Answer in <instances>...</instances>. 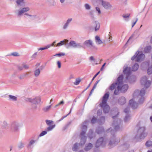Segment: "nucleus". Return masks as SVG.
<instances>
[{
	"label": "nucleus",
	"mask_w": 152,
	"mask_h": 152,
	"mask_svg": "<svg viewBox=\"0 0 152 152\" xmlns=\"http://www.w3.org/2000/svg\"><path fill=\"white\" fill-rule=\"evenodd\" d=\"M109 97V94L107 93L105 94L103 97L102 103L100 104V106L103 107L105 113H108L110 109L109 106L107 104V101Z\"/></svg>",
	"instance_id": "f257e3e1"
},
{
	"label": "nucleus",
	"mask_w": 152,
	"mask_h": 152,
	"mask_svg": "<svg viewBox=\"0 0 152 152\" xmlns=\"http://www.w3.org/2000/svg\"><path fill=\"white\" fill-rule=\"evenodd\" d=\"M123 76L120 75L117 79L118 86L114 91V94L118 95L119 93V91L120 90V85L122 84V80L123 79Z\"/></svg>",
	"instance_id": "f03ea898"
},
{
	"label": "nucleus",
	"mask_w": 152,
	"mask_h": 152,
	"mask_svg": "<svg viewBox=\"0 0 152 152\" xmlns=\"http://www.w3.org/2000/svg\"><path fill=\"white\" fill-rule=\"evenodd\" d=\"M26 101L31 102V106L33 109L36 108L38 104V98L37 97H36L33 99L31 98H27L26 99Z\"/></svg>",
	"instance_id": "7ed1b4c3"
},
{
	"label": "nucleus",
	"mask_w": 152,
	"mask_h": 152,
	"mask_svg": "<svg viewBox=\"0 0 152 152\" xmlns=\"http://www.w3.org/2000/svg\"><path fill=\"white\" fill-rule=\"evenodd\" d=\"M86 129L87 126H86L84 125L83 126L82 129H84V130H83L80 134L81 141L80 145L81 146L84 145L86 142V137L84 136V134L85 133V130H86Z\"/></svg>",
	"instance_id": "20e7f679"
},
{
	"label": "nucleus",
	"mask_w": 152,
	"mask_h": 152,
	"mask_svg": "<svg viewBox=\"0 0 152 152\" xmlns=\"http://www.w3.org/2000/svg\"><path fill=\"white\" fill-rule=\"evenodd\" d=\"M29 10L30 8L28 7L21 8L16 11V14L18 17H20L25 12L29 11Z\"/></svg>",
	"instance_id": "39448f33"
},
{
	"label": "nucleus",
	"mask_w": 152,
	"mask_h": 152,
	"mask_svg": "<svg viewBox=\"0 0 152 152\" xmlns=\"http://www.w3.org/2000/svg\"><path fill=\"white\" fill-rule=\"evenodd\" d=\"M19 126V123L15 121L12 122L11 124L10 130L12 132H16L18 130Z\"/></svg>",
	"instance_id": "423d86ee"
},
{
	"label": "nucleus",
	"mask_w": 152,
	"mask_h": 152,
	"mask_svg": "<svg viewBox=\"0 0 152 152\" xmlns=\"http://www.w3.org/2000/svg\"><path fill=\"white\" fill-rule=\"evenodd\" d=\"M141 84L143 85L144 87L148 88L149 87L150 85V81L147 80L146 77H143L141 79Z\"/></svg>",
	"instance_id": "0eeeda50"
},
{
	"label": "nucleus",
	"mask_w": 152,
	"mask_h": 152,
	"mask_svg": "<svg viewBox=\"0 0 152 152\" xmlns=\"http://www.w3.org/2000/svg\"><path fill=\"white\" fill-rule=\"evenodd\" d=\"M137 61L138 62H141L145 58V55L143 53H140V52L137 51L136 52Z\"/></svg>",
	"instance_id": "6e6552de"
},
{
	"label": "nucleus",
	"mask_w": 152,
	"mask_h": 152,
	"mask_svg": "<svg viewBox=\"0 0 152 152\" xmlns=\"http://www.w3.org/2000/svg\"><path fill=\"white\" fill-rule=\"evenodd\" d=\"M123 71L124 74L126 75V80H127L128 78V76L130 74V68L128 67L127 65H125L123 68Z\"/></svg>",
	"instance_id": "1a4fd4ad"
},
{
	"label": "nucleus",
	"mask_w": 152,
	"mask_h": 152,
	"mask_svg": "<svg viewBox=\"0 0 152 152\" xmlns=\"http://www.w3.org/2000/svg\"><path fill=\"white\" fill-rule=\"evenodd\" d=\"M145 93V90L144 88L142 89L140 91V95L138 96L139 98H141L139 101L140 103H142L144 102V98L143 97H142V96L144 95Z\"/></svg>",
	"instance_id": "9d476101"
},
{
	"label": "nucleus",
	"mask_w": 152,
	"mask_h": 152,
	"mask_svg": "<svg viewBox=\"0 0 152 152\" xmlns=\"http://www.w3.org/2000/svg\"><path fill=\"white\" fill-rule=\"evenodd\" d=\"M102 4L104 8L107 9H110L112 7V5L109 2L105 1L102 0Z\"/></svg>",
	"instance_id": "9b49d317"
},
{
	"label": "nucleus",
	"mask_w": 152,
	"mask_h": 152,
	"mask_svg": "<svg viewBox=\"0 0 152 152\" xmlns=\"http://www.w3.org/2000/svg\"><path fill=\"white\" fill-rule=\"evenodd\" d=\"M145 128L144 127H140L138 130V132L141 133V137H146L147 134L145 132Z\"/></svg>",
	"instance_id": "f8f14e48"
},
{
	"label": "nucleus",
	"mask_w": 152,
	"mask_h": 152,
	"mask_svg": "<svg viewBox=\"0 0 152 152\" xmlns=\"http://www.w3.org/2000/svg\"><path fill=\"white\" fill-rule=\"evenodd\" d=\"M135 98L134 97L133 99L130 100L129 102V105L131 106L133 109H135L137 107V104L135 102Z\"/></svg>",
	"instance_id": "ddd939ff"
},
{
	"label": "nucleus",
	"mask_w": 152,
	"mask_h": 152,
	"mask_svg": "<svg viewBox=\"0 0 152 152\" xmlns=\"http://www.w3.org/2000/svg\"><path fill=\"white\" fill-rule=\"evenodd\" d=\"M68 42L69 40L68 39H64L57 43L56 45V47H59L63 45H66Z\"/></svg>",
	"instance_id": "4468645a"
},
{
	"label": "nucleus",
	"mask_w": 152,
	"mask_h": 152,
	"mask_svg": "<svg viewBox=\"0 0 152 152\" xmlns=\"http://www.w3.org/2000/svg\"><path fill=\"white\" fill-rule=\"evenodd\" d=\"M124 78H123V79L122 80V84L120 85V90L122 92H125L126 91L128 88V86L127 84H125L123 85V83Z\"/></svg>",
	"instance_id": "2eb2a0df"
},
{
	"label": "nucleus",
	"mask_w": 152,
	"mask_h": 152,
	"mask_svg": "<svg viewBox=\"0 0 152 152\" xmlns=\"http://www.w3.org/2000/svg\"><path fill=\"white\" fill-rule=\"evenodd\" d=\"M83 44L88 47H91L93 46L92 41L91 40H87L83 43Z\"/></svg>",
	"instance_id": "dca6fc26"
},
{
	"label": "nucleus",
	"mask_w": 152,
	"mask_h": 152,
	"mask_svg": "<svg viewBox=\"0 0 152 152\" xmlns=\"http://www.w3.org/2000/svg\"><path fill=\"white\" fill-rule=\"evenodd\" d=\"M36 141L32 139L29 140L28 143L27 145V148L29 149L32 148L34 146V144L36 142Z\"/></svg>",
	"instance_id": "f3484780"
},
{
	"label": "nucleus",
	"mask_w": 152,
	"mask_h": 152,
	"mask_svg": "<svg viewBox=\"0 0 152 152\" xmlns=\"http://www.w3.org/2000/svg\"><path fill=\"white\" fill-rule=\"evenodd\" d=\"M103 139L102 137L100 138L97 141L96 146V147H98L101 145H103V144L104 142L103 141Z\"/></svg>",
	"instance_id": "a211bd4d"
},
{
	"label": "nucleus",
	"mask_w": 152,
	"mask_h": 152,
	"mask_svg": "<svg viewBox=\"0 0 152 152\" xmlns=\"http://www.w3.org/2000/svg\"><path fill=\"white\" fill-rule=\"evenodd\" d=\"M79 46V45L73 41H71L68 44V46H71L74 48H76Z\"/></svg>",
	"instance_id": "6ab92c4d"
},
{
	"label": "nucleus",
	"mask_w": 152,
	"mask_h": 152,
	"mask_svg": "<svg viewBox=\"0 0 152 152\" xmlns=\"http://www.w3.org/2000/svg\"><path fill=\"white\" fill-rule=\"evenodd\" d=\"M25 0H16L15 2L18 6H24L25 2Z\"/></svg>",
	"instance_id": "aec40b11"
},
{
	"label": "nucleus",
	"mask_w": 152,
	"mask_h": 152,
	"mask_svg": "<svg viewBox=\"0 0 152 152\" xmlns=\"http://www.w3.org/2000/svg\"><path fill=\"white\" fill-rule=\"evenodd\" d=\"M95 41L97 45L101 44L103 43L102 40L100 39V37L97 35L95 36Z\"/></svg>",
	"instance_id": "412c9836"
},
{
	"label": "nucleus",
	"mask_w": 152,
	"mask_h": 152,
	"mask_svg": "<svg viewBox=\"0 0 152 152\" xmlns=\"http://www.w3.org/2000/svg\"><path fill=\"white\" fill-rule=\"evenodd\" d=\"M45 2L50 6H54L55 1V0H45Z\"/></svg>",
	"instance_id": "4be33fe9"
},
{
	"label": "nucleus",
	"mask_w": 152,
	"mask_h": 152,
	"mask_svg": "<svg viewBox=\"0 0 152 152\" xmlns=\"http://www.w3.org/2000/svg\"><path fill=\"white\" fill-rule=\"evenodd\" d=\"M94 24L95 28V30L96 31H97L99 28L100 24L99 22L97 21H95Z\"/></svg>",
	"instance_id": "5701e85b"
},
{
	"label": "nucleus",
	"mask_w": 152,
	"mask_h": 152,
	"mask_svg": "<svg viewBox=\"0 0 152 152\" xmlns=\"http://www.w3.org/2000/svg\"><path fill=\"white\" fill-rule=\"evenodd\" d=\"M118 86L117 80L116 82L112 84L109 87V89L113 91L115 89L116 86Z\"/></svg>",
	"instance_id": "b1692460"
},
{
	"label": "nucleus",
	"mask_w": 152,
	"mask_h": 152,
	"mask_svg": "<svg viewBox=\"0 0 152 152\" xmlns=\"http://www.w3.org/2000/svg\"><path fill=\"white\" fill-rule=\"evenodd\" d=\"M118 101L120 104H123L126 102V99L125 97H122L119 99Z\"/></svg>",
	"instance_id": "393cba45"
},
{
	"label": "nucleus",
	"mask_w": 152,
	"mask_h": 152,
	"mask_svg": "<svg viewBox=\"0 0 152 152\" xmlns=\"http://www.w3.org/2000/svg\"><path fill=\"white\" fill-rule=\"evenodd\" d=\"M152 49L151 46H148L146 47L144 50V52L145 53H149Z\"/></svg>",
	"instance_id": "a878e982"
},
{
	"label": "nucleus",
	"mask_w": 152,
	"mask_h": 152,
	"mask_svg": "<svg viewBox=\"0 0 152 152\" xmlns=\"http://www.w3.org/2000/svg\"><path fill=\"white\" fill-rule=\"evenodd\" d=\"M9 100L12 101H17V98L15 96L10 95L9 96Z\"/></svg>",
	"instance_id": "bb28decb"
},
{
	"label": "nucleus",
	"mask_w": 152,
	"mask_h": 152,
	"mask_svg": "<svg viewBox=\"0 0 152 152\" xmlns=\"http://www.w3.org/2000/svg\"><path fill=\"white\" fill-rule=\"evenodd\" d=\"M51 105H50L49 106H46V107H44L43 108L42 110L44 112H48V111H49V110L51 108Z\"/></svg>",
	"instance_id": "cd10ccee"
},
{
	"label": "nucleus",
	"mask_w": 152,
	"mask_h": 152,
	"mask_svg": "<svg viewBox=\"0 0 152 152\" xmlns=\"http://www.w3.org/2000/svg\"><path fill=\"white\" fill-rule=\"evenodd\" d=\"M139 68V65L137 63H135L132 67V71H137Z\"/></svg>",
	"instance_id": "c85d7f7f"
},
{
	"label": "nucleus",
	"mask_w": 152,
	"mask_h": 152,
	"mask_svg": "<svg viewBox=\"0 0 152 152\" xmlns=\"http://www.w3.org/2000/svg\"><path fill=\"white\" fill-rule=\"evenodd\" d=\"M92 147V144L90 143H89L86 146L85 150L86 151H88L91 149Z\"/></svg>",
	"instance_id": "c756f323"
},
{
	"label": "nucleus",
	"mask_w": 152,
	"mask_h": 152,
	"mask_svg": "<svg viewBox=\"0 0 152 152\" xmlns=\"http://www.w3.org/2000/svg\"><path fill=\"white\" fill-rule=\"evenodd\" d=\"M7 123L5 121H4L3 123V124L1 126V128L3 129H6L7 126Z\"/></svg>",
	"instance_id": "7c9ffc66"
},
{
	"label": "nucleus",
	"mask_w": 152,
	"mask_h": 152,
	"mask_svg": "<svg viewBox=\"0 0 152 152\" xmlns=\"http://www.w3.org/2000/svg\"><path fill=\"white\" fill-rule=\"evenodd\" d=\"M24 143L21 142H20L18 145V147L19 149H21L23 148L24 146Z\"/></svg>",
	"instance_id": "2f4dec72"
},
{
	"label": "nucleus",
	"mask_w": 152,
	"mask_h": 152,
	"mask_svg": "<svg viewBox=\"0 0 152 152\" xmlns=\"http://www.w3.org/2000/svg\"><path fill=\"white\" fill-rule=\"evenodd\" d=\"M56 126L55 124L53 125H50L47 129H46V130L48 131H49L52 130Z\"/></svg>",
	"instance_id": "473e14b6"
},
{
	"label": "nucleus",
	"mask_w": 152,
	"mask_h": 152,
	"mask_svg": "<svg viewBox=\"0 0 152 152\" xmlns=\"http://www.w3.org/2000/svg\"><path fill=\"white\" fill-rule=\"evenodd\" d=\"M26 74H21L18 76V77L20 80L23 79L24 77L26 76Z\"/></svg>",
	"instance_id": "72a5a7b5"
},
{
	"label": "nucleus",
	"mask_w": 152,
	"mask_h": 152,
	"mask_svg": "<svg viewBox=\"0 0 152 152\" xmlns=\"http://www.w3.org/2000/svg\"><path fill=\"white\" fill-rule=\"evenodd\" d=\"M146 146L147 147H150L152 145V142L151 141H147L145 143Z\"/></svg>",
	"instance_id": "f704fd0d"
},
{
	"label": "nucleus",
	"mask_w": 152,
	"mask_h": 152,
	"mask_svg": "<svg viewBox=\"0 0 152 152\" xmlns=\"http://www.w3.org/2000/svg\"><path fill=\"white\" fill-rule=\"evenodd\" d=\"M81 79L80 78L76 79L74 83V84L75 85H77L81 81Z\"/></svg>",
	"instance_id": "c9c22d12"
},
{
	"label": "nucleus",
	"mask_w": 152,
	"mask_h": 152,
	"mask_svg": "<svg viewBox=\"0 0 152 152\" xmlns=\"http://www.w3.org/2000/svg\"><path fill=\"white\" fill-rule=\"evenodd\" d=\"M45 122L49 126L50 125L52 124L53 123V121L48 120H46Z\"/></svg>",
	"instance_id": "e433bc0d"
},
{
	"label": "nucleus",
	"mask_w": 152,
	"mask_h": 152,
	"mask_svg": "<svg viewBox=\"0 0 152 152\" xmlns=\"http://www.w3.org/2000/svg\"><path fill=\"white\" fill-rule=\"evenodd\" d=\"M100 80H98L97 81V82L95 83L94 84V86L93 87V88L91 90V92H93V91H94V89L95 88H96V86L97 84L99 82Z\"/></svg>",
	"instance_id": "4c0bfd02"
},
{
	"label": "nucleus",
	"mask_w": 152,
	"mask_h": 152,
	"mask_svg": "<svg viewBox=\"0 0 152 152\" xmlns=\"http://www.w3.org/2000/svg\"><path fill=\"white\" fill-rule=\"evenodd\" d=\"M11 55L14 56H19L20 55L17 52H14L11 53Z\"/></svg>",
	"instance_id": "58836bf2"
},
{
	"label": "nucleus",
	"mask_w": 152,
	"mask_h": 152,
	"mask_svg": "<svg viewBox=\"0 0 152 152\" xmlns=\"http://www.w3.org/2000/svg\"><path fill=\"white\" fill-rule=\"evenodd\" d=\"M23 67L24 68V69H28L29 68V65L28 64H25L23 63Z\"/></svg>",
	"instance_id": "ea45409f"
},
{
	"label": "nucleus",
	"mask_w": 152,
	"mask_h": 152,
	"mask_svg": "<svg viewBox=\"0 0 152 152\" xmlns=\"http://www.w3.org/2000/svg\"><path fill=\"white\" fill-rule=\"evenodd\" d=\"M147 73L149 75L151 74L152 73V67H151L149 68L147 70Z\"/></svg>",
	"instance_id": "a19ab883"
},
{
	"label": "nucleus",
	"mask_w": 152,
	"mask_h": 152,
	"mask_svg": "<svg viewBox=\"0 0 152 152\" xmlns=\"http://www.w3.org/2000/svg\"><path fill=\"white\" fill-rule=\"evenodd\" d=\"M23 66V64L20 65H19L18 66V69L20 71H21V70H23L24 69V68Z\"/></svg>",
	"instance_id": "79ce46f5"
},
{
	"label": "nucleus",
	"mask_w": 152,
	"mask_h": 152,
	"mask_svg": "<svg viewBox=\"0 0 152 152\" xmlns=\"http://www.w3.org/2000/svg\"><path fill=\"white\" fill-rule=\"evenodd\" d=\"M30 17H31L30 19L31 20H34L37 17V15H30Z\"/></svg>",
	"instance_id": "37998d69"
},
{
	"label": "nucleus",
	"mask_w": 152,
	"mask_h": 152,
	"mask_svg": "<svg viewBox=\"0 0 152 152\" xmlns=\"http://www.w3.org/2000/svg\"><path fill=\"white\" fill-rule=\"evenodd\" d=\"M78 146L77 144H75L72 148V149L74 151H76L77 148Z\"/></svg>",
	"instance_id": "c03bdc74"
},
{
	"label": "nucleus",
	"mask_w": 152,
	"mask_h": 152,
	"mask_svg": "<svg viewBox=\"0 0 152 152\" xmlns=\"http://www.w3.org/2000/svg\"><path fill=\"white\" fill-rule=\"evenodd\" d=\"M69 25L65 23L62 27L63 30L66 29L68 28Z\"/></svg>",
	"instance_id": "a18cd8bd"
},
{
	"label": "nucleus",
	"mask_w": 152,
	"mask_h": 152,
	"mask_svg": "<svg viewBox=\"0 0 152 152\" xmlns=\"http://www.w3.org/2000/svg\"><path fill=\"white\" fill-rule=\"evenodd\" d=\"M65 55V53H61L58 54H56L54 55V56H58L59 57H60L61 56H64Z\"/></svg>",
	"instance_id": "49530a36"
},
{
	"label": "nucleus",
	"mask_w": 152,
	"mask_h": 152,
	"mask_svg": "<svg viewBox=\"0 0 152 152\" xmlns=\"http://www.w3.org/2000/svg\"><path fill=\"white\" fill-rule=\"evenodd\" d=\"M85 7L87 10H89L91 9V6L88 4H86L85 5Z\"/></svg>",
	"instance_id": "de8ad7c7"
},
{
	"label": "nucleus",
	"mask_w": 152,
	"mask_h": 152,
	"mask_svg": "<svg viewBox=\"0 0 152 152\" xmlns=\"http://www.w3.org/2000/svg\"><path fill=\"white\" fill-rule=\"evenodd\" d=\"M57 64L58 68L59 69L61 67V62L59 61H57Z\"/></svg>",
	"instance_id": "09e8293b"
},
{
	"label": "nucleus",
	"mask_w": 152,
	"mask_h": 152,
	"mask_svg": "<svg viewBox=\"0 0 152 152\" xmlns=\"http://www.w3.org/2000/svg\"><path fill=\"white\" fill-rule=\"evenodd\" d=\"M72 18H69L67 19L66 23L69 25V23L72 21Z\"/></svg>",
	"instance_id": "8fccbe9b"
},
{
	"label": "nucleus",
	"mask_w": 152,
	"mask_h": 152,
	"mask_svg": "<svg viewBox=\"0 0 152 152\" xmlns=\"http://www.w3.org/2000/svg\"><path fill=\"white\" fill-rule=\"evenodd\" d=\"M96 11L98 12V15H99L101 13V11L100 9L99 8L96 7Z\"/></svg>",
	"instance_id": "3c124183"
},
{
	"label": "nucleus",
	"mask_w": 152,
	"mask_h": 152,
	"mask_svg": "<svg viewBox=\"0 0 152 152\" xmlns=\"http://www.w3.org/2000/svg\"><path fill=\"white\" fill-rule=\"evenodd\" d=\"M47 133V132L46 131H43L40 134L39 136L40 137H42L45 135Z\"/></svg>",
	"instance_id": "603ef678"
},
{
	"label": "nucleus",
	"mask_w": 152,
	"mask_h": 152,
	"mask_svg": "<svg viewBox=\"0 0 152 152\" xmlns=\"http://www.w3.org/2000/svg\"><path fill=\"white\" fill-rule=\"evenodd\" d=\"M96 118L95 117H94L91 120V122L93 124L96 121Z\"/></svg>",
	"instance_id": "864d4df0"
},
{
	"label": "nucleus",
	"mask_w": 152,
	"mask_h": 152,
	"mask_svg": "<svg viewBox=\"0 0 152 152\" xmlns=\"http://www.w3.org/2000/svg\"><path fill=\"white\" fill-rule=\"evenodd\" d=\"M43 103V102L42 101L40 97H39V104H42Z\"/></svg>",
	"instance_id": "5fc2aeb1"
},
{
	"label": "nucleus",
	"mask_w": 152,
	"mask_h": 152,
	"mask_svg": "<svg viewBox=\"0 0 152 152\" xmlns=\"http://www.w3.org/2000/svg\"><path fill=\"white\" fill-rule=\"evenodd\" d=\"M102 113V111L101 110H99L97 112V114L98 115H101Z\"/></svg>",
	"instance_id": "6e6d98bb"
},
{
	"label": "nucleus",
	"mask_w": 152,
	"mask_h": 152,
	"mask_svg": "<svg viewBox=\"0 0 152 152\" xmlns=\"http://www.w3.org/2000/svg\"><path fill=\"white\" fill-rule=\"evenodd\" d=\"M37 52L34 53L33 54V55L31 57L33 58H35L37 56Z\"/></svg>",
	"instance_id": "4d7b16f0"
},
{
	"label": "nucleus",
	"mask_w": 152,
	"mask_h": 152,
	"mask_svg": "<svg viewBox=\"0 0 152 152\" xmlns=\"http://www.w3.org/2000/svg\"><path fill=\"white\" fill-rule=\"evenodd\" d=\"M130 118V116L129 115H126L125 118V121H127Z\"/></svg>",
	"instance_id": "13d9d810"
},
{
	"label": "nucleus",
	"mask_w": 152,
	"mask_h": 152,
	"mask_svg": "<svg viewBox=\"0 0 152 152\" xmlns=\"http://www.w3.org/2000/svg\"><path fill=\"white\" fill-rule=\"evenodd\" d=\"M129 15H130L129 14H126V15H123V17L124 18H127L129 17Z\"/></svg>",
	"instance_id": "bf43d9fd"
},
{
	"label": "nucleus",
	"mask_w": 152,
	"mask_h": 152,
	"mask_svg": "<svg viewBox=\"0 0 152 152\" xmlns=\"http://www.w3.org/2000/svg\"><path fill=\"white\" fill-rule=\"evenodd\" d=\"M100 72H98L93 77V78L92 80V82L94 80V79L95 78L99 75Z\"/></svg>",
	"instance_id": "052dcab7"
},
{
	"label": "nucleus",
	"mask_w": 152,
	"mask_h": 152,
	"mask_svg": "<svg viewBox=\"0 0 152 152\" xmlns=\"http://www.w3.org/2000/svg\"><path fill=\"white\" fill-rule=\"evenodd\" d=\"M34 75L36 76H38V69H36L35 71Z\"/></svg>",
	"instance_id": "680f3d73"
},
{
	"label": "nucleus",
	"mask_w": 152,
	"mask_h": 152,
	"mask_svg": "<svg viewBox=\"0 0 152 152\" xmlns=\"http://www.w3.org/2000/svg\"><path fill=\"white\" fill-rule=\"evenodd\" d=\"M106 63H105L102 66V67L101 68V69H100V70L101 71H102L104 69V66H105V64H106Z\"/></svg>",
	"instance_id": "e2e57ef3"
},
{
	"label": "nucleus",
	"mask_w": 152,
	"mask_h": 152,
	"mask_svg": "<svg viewBox=\"0 0 152 152\" xmlns=\"http://www.w3.org/2000/svg\"><path fill=\"white\" fill-rule=\"evenodd\" d=\"M56 41H54L53 43H52V44L51 45V46H55V45L56 46Z\"/></svg>",
	"instance_id": "0e129e2a"
},
{
	"label": "nucleus",
	"mask_w": 152,
	"mask_h": 152,
	"mask_svg": "<svg viewBox=\"0 0 152 152\" xmlns=\"http://www.w3.org/2000/svg\"><path fill=\"white\" fill-rule=\"evenodd\" d=\"M136 57L137 58V54H135V55L132 57L131 59L132 60H133Z\"/></svg>",
	"instance_id": "69168bd1"
},
{
	"label": "nucleus",
	"mask_w": 152,
	"mask_h": 152,
	"mask_svg": "<svg viewBox=\"0 0 152 152\" xmlns=\"http://www.w3.org/2000/svg\"><path fill=\"white\" fill-rule=\"evenodd\" d=\"M124 111L126 113H128L129 111V108L128 107L125 109L124 110Z\"/></svg>",
	"instance_id": "338daca9"
},
{
	"label": "nucleus",
	"mask_w": 152,
	"mask_h": 152,
	"mask_svg": "<svg viewBox=\"0 0 152 152\" xmlns=\"http://www.w3.org/2000/svg\"><path fill=\"white\" fill-rule=\"evenodd\" d=\"M31 71H29V72L26 73H25V74H26L27 75H26V76H27V75H30V76H31Z\"/></svg>",
	"instance_id": "774afa93"
}]
</instances>
